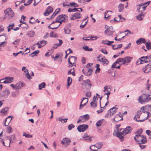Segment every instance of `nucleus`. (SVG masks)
Here are the masks:
<instances>
[{
    "instance_id": "43",
    "label": "nucleus",
    "mask_w": 151,
    "mask_h": 151,
    "mask_svg": "<svg viewBox=\"0 0 151 151\" xmlns=\"http://www.w3.org/2000/svg\"><path fill=\"white\" fill-rule=\"evenodd\" d=\"M12 129L11 127L10 126H9L7 127L6 129V132L7 133L10 134L12 132Z\"/></svg>"
},
{
    "instance_id": "45",
    "label": "nucleus",
    "mask_w": 151,
    "mask_h": 151,
    "mask_svg": "<svg viewBox=\"0 0 151 151\" xmlns=\"http://www.w3.org/2000/svg\"><path fill=\"white\" fill-rule=\"evenodd\" d=\"M101 60L102 61V62L104 64L107 65L108 64L109 62L108 60L104 58H101Z\"/></svg>"
},
{
    "instance_id": "22",
    "label": "nucleus",
    "mask_w": 151,
    "mask_h": 151,
    "mask_svg": "<svg viewBox=\"0 0 151 151\" xmlns=\"http://www.w3.org/2000/svg\"><path fill=\"white\" fill-rule=\"evenodd\" d=\"M122 116L117 114L116 115L114 118H113V120L116 122L119 121L123 120V118L122 117Z\"/></svg>"
},
{
    "instance_id": "38",
    "label": "nucleus",
    "mask_w": 151,
    "mask_h": 151,
    "mask_svg": "<svg viewBox=\"0 0 151 151\" xmlns=\"http://www.w3.org/2000/svg\"><path fill=\"white\" fill-rule=\"evenodd\" d=\"M78 8H75L73 9H72L71 8H69L68 10V12H74L77 11L78 12L79 11L78 10Z\"/></svg>"
},
{
    "instance_id": "26",
    "label": "nucleus",
    "mask_w": 151,
    "mask_h": 151,
    "mask_svg": "<svg viewBox=\"0 0 151 151\" xmlns=\"http://www.w3.org/2000/svg\"><path fill=\"white\" fill-rule=\"evenodd\" d=\"M143 135H135V136L134 137V139L137 142H140V140L142 138V136H143Z\"/></svg>"
},
{
    "instance_id": "16",
    "label": "nucleus",
    "mask_w": 151,
    "mask_h": 151,
    "mask_svg": "<svg viewBox=\"0 0 151 151\" xmlns=\"http://www.w3.org/2000/svg\"><path fill=\"white\" fill-rule=\"evenodd\" d=\"M53 8L50 6H48L44 13V15L45 16H48L52 12Z\"/></svg>"
},
{
    "instance_id": "53",
    "label": "nucleus",
    "mask_w": 151,
    "mask_h": 151,
    "mask_svg": "<svg viewBox=\"0 0 151 151\" xmlns=\"http://www.w3.org/2000/svg\"><path fill=\"white\" fill-rule=\"evenodd\" d=\"M23 136L28 138H32V135L29 134H27L25 132L23 133Z\"/></svg>"
},
{
    "instance_id": "64",
    "label": "nucleus",
    "mask_w": 151,
    "mask_h": 151,
    "mask_svg": "<svg viewBox=\"0 0 151 151\" xmlns=\"http://www.w3.org/2000/svg\"><path fill=\"white\" fill-rule=\"evenodd\" d=\"M47 43V42L46 41H45L44 40H42V41H40V44H43V45H45Z\"/></svg>"
},
{
    "instance_id": "55",
    "label": "nucleus",
    "mask_w": 151,
    "mask_h": 151,
    "mask_svg": "<svg viewBox=\"0 0 151 151\" xmlns=\"http://www.w3.org/2000/svg\"><path fill=\"white\" fill-rule=\"evenodd\" d=\"M112 108H113L112 110H111L112 111V115H113L114 114L116 113V110L118 109L117 108H116V107H114Z\"/></svg>"
},
{
    "instance_id": "60",
    "label": "nucleus",
    "mask_w": 151,
    "mask_h": 151,
    "mask_svg": "<svg viewBox=\"0 0 151 151\" xmlns=\"http://www.w3.org/2000/svg\"><path fill=\"white\" fill-rule=\"evenodd\" d=\"M70 6H73L75 7H78L79 6V5L78 4L74 2H71L70 3Z\"/></svg>"
},
{
    "instance_id": "56",
    "label": "nucleus",
    "mask_w": 151,
    "mask_h": 151,
    "mask_svg": "<svg viewBox=\"0 0 151 151\" xmlns=\"http://www.w3.org/2000/svg\"><path fill=\"white\" fill-rule=\"evenodd\" d=\"M142 16L144 17L142 14H140L138 16H137L136 18L138 20L141 21L143 19Z\"/></svg>"
},
{
    "instance_id": "24",
    "label": "nucleus",
    "mask_w": 151,
    "mask_h": 151,
    "mask_svg": "<svg viewBox=\"0 0 151 151\" xmlns=\"http://www.w3.org/2000/svg\"><path fill=\"white\" fill-rule=\"evenodd\" d=\"M121 62H119L117 61V59L116 60L113 64L111 65V67L112 68H118V69L120 68V66L119 65L117 66H116V64H117V63L121 65L122 64L121 63H120V64L119 63H121Z\"/></svg>"
},
{
    "instance_id": "12",
    "label": "nucleus",
    "mask_w": 151,
    "mask_h": 151,
    "mask_svg": "<svg viewBox=\"0 0 151 151\" xmlns=\"http://www.w3.org/2000/svg\"><path fill=\"white\" fill-rule=\"evenodd\" d=\"M82 14L79 13L77 12L71 15L70 17V19L73 20L81 18Z\"/></svg>"
},
{
    "instance_id": "25",
    "label": "nucleus",
    "mask_w": 151,
    "mask_h": 151,
    "mask_svg": "<svg viewBox=\"0 0 151 151\" xmlns=\"http://www.w3.org/2000/svg\"><path fill=\"white\" fill-rule=\"evenodd\" d=\"M147 106H143L140 109L142 111H138V113H139V114H145V111L147 110Z\"/></svg>"
},
{
    "instance_id": "59",
    "label": "nucleus",
    "mask_w": 151,
    "mask_h": 151,
    "mask_svg": "<svg viewBox=\"0 0 151 151\" xmlns=\"http://www.w3.org/2000/svg\"><path fill=\"white\" fill-rule=\"evenodd\" d=\"M30 23L31 24H34L35 23V21L34 18L32 17L30 18V20L29 21Z\"/></svg>"
},
{
    "instance_id": "20",
    "label": "nucleus",
    "mask_w": 151,
    "mask_h": 151,
    "mask_svg": "<svg viewBox=\"0 0 151 151\" xmlns=\"http://www.w3.org/2000/svg\"><path fill=\"white\" fill-rule=\"evenodd\" d=\"M24 83L19 82L15 85V89H19L22 87L24 86Z\"/></svg>"
},
{
    "instance_id": "47",
    "label": "nucleus",
    "mask_w": 151,
    "mask_h": 151,
    "mask_svg": "<svg viewBox=\"0 0 151 151\" xmlns=\"http://www.w3.org/2000/svg\"><path fill=\"white\" fill-rule=\"evenodd\" d=\"M45 82H43L39 85V89L40 90L42 88H45Z\"/></svg>"
},
{
    "instance_id": "32",
    "label": "nucleus",
    "mask_w": 151,
    "mask_h": 151,
    "mask_svg": "<svg viewBox=\"0 0 151 151\" xmlns=\"http://www.w3.org/2000/svg\"><path fill=\"white\" fill-rule=\"evenodd\" d=\"M113 109V108H111L110 110H109L108 111L107 114H106V115L105 116V117L108 118L110 117L111 116H113L111 110H112Z\"/></svg>"
},
{
    "instance_id": "29",
    "label": "nucleus",
    "mask_w": 151,
    "mask_h": 151,
    "mask_svg": "<svg viewBox=\"0 0 151 151\" xmlns=\"http://www.w3.org/2000/svg\"><path fill=\"white\" fill-rule=\"evenodd\" d=\"M9 108L7 107H5L1 111V113L3 114V115H5L8 112Z\"/></svg>"
},
{
    "instance_id": "50",
    "label": "nucleus",
    "mask_w": 151,
    "mask_h": 151,
    "mask_svg": "<svg viewBox=\"0 0 151 151\" xmlns=\"http://www.w3.org/2000/svg\"><path fill=\"white\" fill-rule=\"evenodd\" d=\"M14 23L12 24H10L7 27L8 31L9 32V31L12 29H13V27L14 26Z\"/></svg>"
},
{
    "instance_id": "23",
    "label": "nucleus",
    "mask_w": 151,
    "mask_h": 151,
    "mask_svg": "<svg viewBox=\"0 0 151 151\" xmlns=\"http://www.w3.org/2000/svg\"><path fill=\"white\" fill-rule=\"evenodd\" d=\"M5 80L4 81V83H10L13 81V78L11 77H7L5 78Z\"/></svg>"
},
{
    "instance_id": "4",
    "label": "nucleus",
    "mask_w": 151,
    "mask_h": 151,
    "mask_svg": "<svg viewBox=\"0 0 151 151\" xmlns=\"http://www.w3.org/2000/svg\"><path fill=\"white\" fill-rule=\"evenodd\" d=\"M83 82L85 83V84H82L83 89L84 90H90L91 86V81L89 79H87L86 80H83Z\"/></svg>"
},
{
    "instance_id": "54",
    "label": "nucleus",
    "mask_w": 151,
    "mask_h": 151,
    "mask_svg": "<svg viewBox=\"0 0 151 151\" xmlns=\"http://www.w3.org/2000/svg\"><path fill=\"white\" fill-rule=\"evenodd\" d=\"M140 115L141 114H139V113H138V114H136L134 117V119H136V121L137 122H139V121H138L139 120H137V118H139Z\"/></svg>"
},
{
    "instance_id": "61",
    "label": "nucleus",
    "mask_w": 151,
    "mask_h": 151,
    "mask_svg": "<svg viewBox=\"0 0 151 151\" xmlns=\"http://www.w3.org/2000/svg\"><path fill=\"white\" fill-rule=\"evenodd\" d=\"M75 127V126L72 124H70L68 126V129L69 130H71L72 128Z\"/></svg>"
},
{
    "instance_id": "11",
    "label": "nucleus",
    "mask_w": 151,
    "mask_h": 151,
    "mask_svg": "<svg viewBox=\"0 0 151 151\" xmlns=\"http://www.w3.org/2000/svg\"><path fill=\"white\" fill-rule=\"evenodd\" d=\"M114 32L113 27L111 26H110L105 30L104 33L107 34L108 35L110 36L112 35Z\"/></svg>"
},
{
    "instance_id": "62",
    "label": "nucleus",
    "mask_w": 151,
    "mask_h": 151,
    "mask_svg": "<svg viewBox=\"0 0 151 151\" xmlns=\"http://www.w3.org/2000/svg\"><path fill=\"white\" fill-rule=\"evenodd\" d=\"M141 149H144L146 147V145H143L142 144L143 143H138Z\"/></svg>"
},
{
    "instance_id": "15",
    "label": "nucleus",
    "mask_w": 151,
    "mask_h": 151,
    "mask_svg": "<svg viewBox=\"0 0 151 151\" xmlns=\"http://www.w3.org/2000/svg\"><path fill=\"white\" fill-rule=\"evenodd\" d=\"M151 71V63H149L146 65L143 68L144 72L148 73Z\"/></svg>"
},
{
    "instance_id": "36",
    "label": "nucleus",
    "mask_w": 151,
    "mask_h": 151,
    "mask_svg": "<svg viewBox=\"0 0 151 151\" xmlns=\"http://www.w3.org/2000/svg\"><path fill=\"white\" fill-rule=\"evenodd\" d=\"M145 45L147 50L151 49V42H147L145 43Z\"/></svg>"
},
{
    "instance_id": "21",
    "label": "nucleus",
    "mask_w": 151,
    "mask_h": 151,
    "mask_svg": "<svg viewBox=\"0 0 151 151\" xmlns=\"http://www.w3.org/2000/svg\"><path fill=\"white\" fill-rule=\"evenodd\" d=\"M146 113V115L145 117L143 119L141 120H139L138 121H139V122H142L145 121V120H146L148 118L150 117L151 116V114L149 112L147 111V110H146L145 111Z\"/></svg>"
},
{
    "instance_id": "1",
    "label": "nucleus",
    "mask_w": 151,
    "mask_h": 151,
    "mask_svg": "<svg viewBox=\"0 0 151 151\" xmlns=\"http://www.w3.org/2000/svg\"><path fill=\"white\" fill-rule=\"evenodd\" d=\"M147 94H143L140 96L138 99L139 102L141 104L148 101L151 100V97Z\"/></svg>"
},
{
    "instance_id": "27",
    "label": "nucleus",
    "mask_w": 151,
    "mask_h": 151,
    "mask_svg": "<svg viewBox=\"0 0 151 151\" xmlns=\"http://www.w3.org/2000/svg\"><path fill=\"white\" fill-rule=\"evenodd\" d=\"M137 44L139 45L141 44L142 43H145L146 40L144 38H141L136 41Z\"/></svg>"
},
{
    "instance_id": "34",
    "label": "nucleus",
    "mask_w": 151,
    "mask_h": 151,
    "mask_svg": "<svg viewBox=\"0 0 151 151\" xmlns=\"http://www.w3.org/2000/svg\"><path fill=\"white\" fill-rule=\"evenodd\" d=\"M35 34V32L33 31H30L28 32L27 34V35L29 36L30 37H33Z\"/></svg>"
},
{
    "instance_id": "40",
    "label": "nucleus",
    "mask_w": 151,
    "mask_h": 151,
    "mask_svg": "<svg viewBox=\"0 0 151 151\" xmlns=\"http://www.w3.org/2000/svg\"><path fill=\"white\" fill-rule=\"evenodd\" d=\"M109 12H111V11H108L105 13L104 17L107 20H108L109 19L110 17V15H109V14H107V13Z\"/></svg>"
},
{
    "instance_id": "6",
    "label": "nucleus",
    "mask_w": 151,
    "mask_h": 151,
    "mask_svg": "<svg viewBox=\"0 0 151 151\" xmlns=\"http://www.w3.org/2000/svg\"><path fill=\"white\" fill-rule=\"evenodd\" d=\"M89 116L88 114H86L80 117V118L78 119L77 121V123H79L80 122H84L89 119Z\"/></svg>"
},
{
    "instance_id": "9",
    "label": "nucleus",
    "mask_w": 151,
    "mask_h": 151,
    "mask_svg": "<svg viewBox=\"0 0 151 151\" xmlns=\"http://www.w3.org/2000/svg\"><path fill=\"white\" fill-rule=\"evenodd\" d=\"M67 16L65 15H60L58 16L56 18V22H58L60 23V24L62 22H65V17Z\"/></svg>"
},
{
    "instance_id": "28",
    "label": "nucleus",
    "mask_w": 151,
    "mask_h": 151,
    "mask_svg": "<svg viewBox=\"0 0 151 151\" xmlns=\"http://www.w3.org/2000/svg\"><path fill=\"white\" fill-rule=\"evenodd\" d=\"M58 40L59 42V43L55 44L52 47L54 49H56L59 46L61 45L63 43V41L62 40L60 39H58Z\"/></svg>"
},
{
    "instance_id": "2",
    "label": "nucleus",
    "mask_w": 151,
    "mask_h": 151,
    "mask_svg": "<svg viewBox=\"0 0 151 151\" xmlns=\"http://www.w3.org/2000/svg\"><path fill=\"white\" fill-rule=\"evenodd\" d=\"M5 14V18L8 19L12 18L14 16V13L12 10L9 8L4 11Z\"/></svg>"
},
{
    "instance_id": "3",
    "label": "nucleus",
    "mask_w": 151,
    "mask_h": 151,
    "mask_svg": "<svg viewBox=\"0 0 151 151\" xmlns=\"http://www.w3.org/2000/svg\"><path fill=\"white\" fill-rule=\"evenodd\" d=\"M133 58L131 57H125L124 58H120L117 59V61L121 62L122 63V64L124 65L127 63L126 65H127L128 63L131 62Z\"/></svg>"
},
{
    "instance_id": "31",
    "label": "nucleus",
    "mask_w": 151,
    "mask_h": 151,
    "mask_svg": "<svg viewBox=\"0 0 151 151\" xmlns=\"http://www.w3.org/2000/svg\"><path fill=\"white\" fill-rule=\"evenodd\" d=\"M142 138L140 140V142H139L138 143H146L147 142V140L146 137L144 136H142Z\"/></svg>"
},
{
    "instance_id": "18",
    "label": "nucleus",
    "mask_w": 151,
    "mask_h": 151,
    "mask_svg": "<svg viewBox=\"0 0 151 151\" xmlns=\"http://www.w3.org/2000/svg\"><path fill=\"white\" fill-rule=\"evenodd\" d=\"M96 99L98 100V99L97 97L94 96L93 97V101L91 103V105L92 108H94L97 106V105L96 104Z\"/></svg>"
},
{
    "instance_id": "44",
    "label": "nucleus",
    "mask_w": 151,
    "mask_h": 151,
    "mask_svg": "<svg viewBox=\"0 0 151 151\" xmlns=\"http://www.w3.org/2000/svg\"><path fill=\"white\" fill-rule=\"evenodd\" d=\"M64 30L65 32L67 34H70L71 32V30L68 29L67 27L64 28Z\"/></svg>"
},
{
    "instance_id": "10",
    "label": "nucleus",
    "mask_w": 151,
    "mask_h": 151,
    "mask_svg": "<svg viewBox=\"0 0 151 151\" xmlns=\"http://www.w3.org/2000/svg\"><path fill=\"white\" fill-rule=\"evenodd\" d=\"M82 71L85 75L89 76L91 75L93 69L92 68H84L83 69Z\"/></svg>"
},
{
    "instance_id": "51",
    "label": "nucleus",
    "mask_w": 151,
    "mask_h": 151,
    "mask_svg": "<svg viewBox=\"0 0 151 151\" xmlns=\"http://www.w3.org/2000/svg\"><path fill=\"white\" fill-rule=\"evenodd\" d=\"M143 6L144 4L143 3L141 4L138 5V6L137 8V10L139 11V12H141L140 11L142 9V6Z\"/></svg>"
},
{
    "instance_id": "14",
    "label": "nucleus",
    "mask_w": 151,
    "mask_h": 151,
    "mask_svg": "<svg viewBox=\"0 0 151 151\" xmlns=\"http://www.w3.org/2000/svg\"><path fill=\"white\" fill-rule=\"evenodd\" d=\"M7 140L9 141V142L8 144V147H10V144L11 142H13L15 140V136L14 134L12 135L9 136L7 137Z\"/></svg>"
},
{
    "instance_id": "48",
    "label": "nucleus",
    "mask_w": 151,
    "mask_h": 151,
    "mask_svg": "<svg viewBox=\"0 0 151 151\" xmlns=\"http://www.w3.org/2000/svg\"><path fill=\"white\" fill-rule=\"evenodd\" d=\"M74 58L75 60H76V59H77V58L76 57H75V56H70L69 57V58L68 59V63H69V64L73 65V64H74V63H73L70 61V59L71 58Z\"/></svg>"
},
{
    "instance_id": "63",
    "label": "nucleus",
    "mask_w": 151,
    "mask_h": 151,
    "mask_svg": "<svg viewBox=\"0 0 151 151\" xmlns=\"http://www.w3.org/2000/svg\"><path fill=\"white\" fill-rule=\"evenodd\" d=\"M22 71H24L25 74L26 73L27 71L28 72V70L26 68V67H23L22 68Z\"/></svg>"
},
{
    "instance_id": "42",
    "label": "nucleus",
    "mask_w": 151,
    "mask_h": 151,
    "mask_svg": "<svg viewBox=\"0 0 151 151\" xmlns=\"http://www.w3.org/2000/svg\"><path fill=\"white\" fill-rule=\"evenodd\" d=\"M83 48L86 51H91L93 50L92 48H89L86 45L83 46Z\"/></svg>"
},
{
    "instance_id": "33",
    "label": "nucleus",
    "mask_w": 151,
    "mask_h": 151,
    "mask_svg": "<svg viewBox=\"0 0 151 151\" xmlns=\"http://www.w3.org/2000/svg\"><path fill=\"white\" fill-rule=\"evenodd\" d=\"M60 8H58L56 9L54 13L50 17V19H52L53 18L55 17V16L58 14V13L60 11Z\"/></svg>"
},
{
    "instance_id": "7",
    "label": "nucleus",
    "mask_w": 151,
    "mask_h": 151,
    "mask_svg": "<svg viewBox=\"0 0 151 151\" xmlns=\"http://www.w3.org/2000/svg\"><path fill=\"white\" fill-rule=\"evenodd\" d=\"M88 126L87 124H83L79 125L77 129L79 132H83L88 128Z\"/></svg>"
},
{
    "instance_id": "19",
    "label": "nucleus",
    "mask_w": 151,
    "mask_h": 151,
    "mask_svg": "<svg viewBox=\"0 0 151 151\" xmlns=\"http://www.w3.org/2000/svg\"><path fill=\"white\" fill-rule=\"evenodd\" d=\"M88 98H83L82 99L81 101L80 106V108H81L82 106L85 105L88 102Z\"/></svg>"
},
{
    "instance_id": "5",
    "label": "nucleus",
    "mask_w": 151,
    "mask_h": 151,
    "mask_svg": "<svg viewBox=\"0 0 151 151\" xmlns=\"http://www.w3.org/2000/svg\"><path fill=\"white\" fill-rule=\"evenodd\" d=\"M71 142V139L67 137L63 138L61 142L62 144L65 147H66L69 145Z\"/></svg>"
},
{
    "instance_id": "8",
    "label": "nucleus",
    "mask_w": 151,
    "mask_h": 151,
    "mask_svg": "<svg viewBox=\"0 0 151 151\" xmlns=\"http://www.w3.org/2000/svg\"><path fill=\"white\" fill-rule=\"evenodd\" d=\"M151 59L150 57L143 56L140 58L139 60L141 61L140 63H143L150 62Z\"/></svg>"
},
{
    "instance_id": "30",
    "label": "nucleus",
    "mask_w": 151,
    "mask_h": 151,
    "mask_svg": "<svg viewBox=\"0 0 151 151\" xmlns=\"http://www.w3.org/2000/svg\"><path fill=\"white\" fill-rule=\"evenodd\" d=\"M126 133V134H127L131 132L132 129L130 126L127 127L126 128L124 129Z\"/></svg>"
},
{
    "instance_id": "52",
    "label": "nucleus",
    "mask_w": 151,
    "mask_h": 151,
    "mask_svg": "<svg viewBox=\"0 0 151 151\" xmlns=\"http://www.w3.org/2000/svg\"><path fill=\"white\" fill-rule=\"evenodd\" d=\"M50 36L51 37H56L58 36V35L56 34H54L53 32H52L50 33Z\"/></svg>"
},
{
    "instance_id": "37",
    "label": "nucleus",
    "mask_w": 151,
    "mask_h": 151,
    "mask_svg": "<svg viewBox=\"0 0 151 151\" xmlns=\"http://www.w3.org/2000/svg\"><path fill=\"white\" fill-rule=\"evenodd\" d=\"M39 53V51L38 50H37L31 53L30 54V55L32 57H34L35 56H36L37 54H38Z\"/></svg>"
},
{
    "instance_id": "58",
    "label": "nucleus",
    "mask_w": 151,
    "mask_h": 151,
    "mask_svg": "<svg viewBox=\"0 0 151 151\" xmlns=\"http://www.w3.org/2000/svg\"><path fill=\"white\" fill-rule=\"evenodd\" d=\"M20 40V39H17V40H15L14 42H13V43L14 45H17L19 44Z\"/></svg>"
},
{
    "instance_id": "41",
    "label": "nucleus",
    "mask_w": 151,
    "mask_h": 151,
    "mask_svg": "<svg viewBox=\"0 0 151 151\" xmlns=\"http://www.w3.org/2000/svg\"><path fill=\"white\" fill-rule=\"evenodd\" d=\"M104 119L100 120L97 122L96 124V125L97 127H100L101 126L102 121H104Z\"/></svg>"
},
{
    "instance_id": "49",
    "label": "nucleus",
    "mask_w": 151,
    "mask_h": 151,
    "mask_svg": "<svg viewBox=\"0 0 151 151\" xmlns=\"http://www.w3.org/2000/svg\"><path fill=\"white\" fill-rule=\"evenodd\" d=\"M119 11L121 12L124 9L123 4H120L118 6Z\"/></svg>"
},
{
    "instance_id": "13",
    "label": "nucleus",
    "mask_w": 151,
    "mask_h": 151,
    "mask_svg": "<svg viewBox=\"0 0 151 151\" xmlns=\"http://www.w3.org/2000/svg\"><path fill=\"white\" fill-rule=\"evenodd\" d=\"M10 93L9 90L7 89H6L4 91H2L0 94V95L2 97H4L7 98Z\"/></svg>"
},
{
    "instance_id": "46",
    "label": "nucleus",
    "mask_w": 151,
    "mask_h": 151,
    "mask_svg": "<svg viewBox=\"0 0 151 151\" xmlns=\"http://www.w3.org/2000/svg\"><path fill=\"white\" fill-rule=\"evenodd\" d=\"M72 82V78L70 77H68L67 79L68 86H69L71 85Z\"/></svg>"
},
{
    "instance_id": "35",
    "label": "nucleus",
    "mask_w": 151,
    "mask_h": 151,
    "mask_svg": "<svg viewBox=\"0 0 151 151\" xmlns=\"http://www.w3.org/2000/svg\"><path fill=\"white\" fill-rule=\"evenodd\" d=\"M116 136L120 138L121 140H123L124 139V137L122 134L121 133V132L118 131L116 133Z\"/></svg>"
},
{
    "instance_id": "39",
    "label": "nucleus",
    "mask_w": 151,
    "mask_h": 151,
    "mask_svg": "<svg viewBox=\"0 0 151 151\" xmlns=\"http://www.w3.org/2000/svg\"><path fill=\"white\" fill-rule=\"evenodd\" d=\"M142 129H140L138 130H137L136 132L134 134H136V135H141V134H142Z\"/></svg>"
},
{
    "instance_id": "57",
    "label": "nucleus",
    "mask_w": 151,
    "mask_h": 151,
    "mask_svg": "<svg viewBox=\"0 0 151 151\" xmlns=\"http://www.w3.org/2000/svg\"><path fill=\"white\" fill-rule=\"evenodd\" d=\"M103 145V144L102 143L99 142L96 145L97 146L96 147L98 149H100L102 147Z\"/></svg>"
},
{
    "instance_id": "17",
    "label": "nucleus",
    "mask_w": 151,
    "mask_h": 151,
    "mask_svg": "<svg viewBox=\"0 0 151 151\" xmlns=\"http://www.w3.org/2000/svg\"><path fill=\"white\" fill-rule=\"evenodd\" d=\"M92 137L89 136L86 133H85L82 136V138L84 140L87 142H91L92 141Z\"/></svg>"
}]
</instances>
